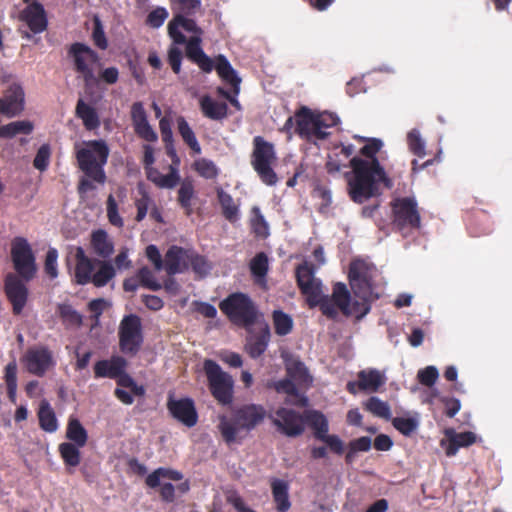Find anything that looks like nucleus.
<instances>
[{"label":"nucleus","mask_w":512,"mask_h":512,"mask_svg":"<svg viewBox=\"0 0 512 512\" xmlns=\"http://www.w3.org/2000/svg\"><path fill=\"white\" fill-rule=\"evenodd\" d=\"M439 377V372L435 366H427L420 369L417 373V379L420 384L432 387Z\"/></svg>","instance_id":"obj_59"},{"label":"nucleus","mask_w":512,"mask_h":512,"mask_svg":"<svg viewBox=\"0 0 512 512\" xmlns=\"http://www.w3.org/2000/svg\"><path fill=\"white\" fill-rule=\"evenodd\" d=\"M393 427L404 436H411L418 428L419 422L413 417H394Z\"/></svg>","instance_id":"obj_53"},{"label":"nucleus","mask_w":512,"mask_h":512,"mask_svg":"<svg viewBox=\"0 0 512 512\" xmlns=\"http://www.w3.org/2000/svg\"><path fill=\"white\" fill-rule=\"evenodd\" d=\"M109 147L104 140H90L84 147L77 148L76 160L78 168L84 173L77 186L81 197L88 191L95 190L94 182L103 185L106 182L104 166L109 157Z\"/></svg>","instance_id":"obj_3"},{"label":"nucleus","mask_w":512,"mask_h":512,"mask_svg":"<svg viewBox=\"0 0 512 512\" xmlns=\"http://www.w3.org/2000/svg\"><path fill=\"white\" fill-rule=\"evenodd\" d=\"M357 376L360 391L376 392L385 383L384 376L377 369L361 370Z\"/></svg>","instance_id":"obj_32"},{"label":"nucleus","mask_w":512,"mask_h":512,"mask_svg":"<svg viewBox=\"0 0 512 512\" xmlns=\"http://www.w3.org/2000/svg\"><path fill=\"white\" fill-rule=\"evenodd\" d=\"M445 436L448 439V445L445 447V454L448 457L455 456L460 448L469 447L477 440L476 434L471 431L456 432L452 428L445 431Z\"/></svg>","instance_id":"obj_25"},{"label":"nucleus","mask_w":512,"mask_h":512,"mask_svg":"<svg viewBox=\"0 0 512 512\" xmlns=\"http://www.w3.org/2000/svg\"><path fill=\"white\" fill-rule=\"evenodd\" d=\"M339 117L331 112L316 113V139L325 140L330 135L326 129L338 125Z\"/></svg>","instance_id":"obj_39"},{"label":"nucleus","mask_w":512,"mask_h":512,"mask_svg":"<svg viewBox=\"0 0 512 512\" xmlns=\"http://www.w3.org/2000/svg\"><path fill=\"white\" fill-rule=\"evenodd\" d=\"M189 268L197 275L199 278L206 277L210 271L212 270V264L209 260L195 251L191 250V254L189 257Z\"/></svg>","instance_id":"obj_47"},{"label":"nucleus","mask_w":512,"mask_h":512,"mask_svg":"<svg viewBox=\"0 0 512 512\" xmlns=\"http://www.w3.org/2000/svg\"><path fill=\"white\" fill-rule=\"evenodd\" d=\"M296 281L301 293L306 296V301L308 302L311 299V302H314L315 297L322 290V285L314 277L313 266L306 262L298 265L296 268Z\"/></svg>","instance_id":"obj_21"},{"label":"nucleus","mask_w":512,"mask_h":512,"mask_svg":"<svg viewBox=\"0 0 512 512\" xmlns=\"http://www.w3.org/2000/svg\"><path fill=\"white\" fill-rule=\"evenodd\" d=\"M24 279L14 273H8L4 279V291L7 299L12 304V310L15 315L22 313L27 300L28 288Z\"/></svg>","instance_id":"obj_18"},{"label":"nucleus","mask_w":512,"mask_h":512,"mask_svg":"<svg viewBox=\"0 0 512 512\" xmlns=\"http://www.w3.org/2000/svg\"><path fill=\"white\" fill-rule=\"evenodd\" d=\"M91 246L96 255L103 259L109 258L114 252L113 242L103 229H98L91 234Z\"/></svg>","instance_id":"obj_33"},{"label":"nucleus","mask_w":512,"mask_h":512,"mask_svg":"<svg viewBox=\"0 0 512 512\" xmlns=\"http://www.w3.org/2000/svg\"><path fill=\"white\" fill-rule=\"evenodd\" d=\"M276 161L277 154L273 143L265 140L262 136H255L253 138L251 165L260 180L268 186H274L278 182L277 174L273 169Z\"/></svg>","instance_id":"obj_9"},{"label":"nucleus","mask_w":512,"mask_h":512,"mask_svg":"<svg viewBox=\"0 0 512 512\" xmlns=\"http://www.w3.org/2000/svg\"><path fill=\"white\" fill-rule=\"evenodd\" d=\"M272 423L280 433L287 437H298L305 430L304 413L289 408H278Z\"/></svg>","instance_id":"obj_17"},{"label":"nucleus","mask_w":512,"mask_h":512,"mask_svg":"<svg viewBox=\"0 0 512 512\" xmlns=\"http://www.w3.org/2000/svg\"><path fill=\"white\" fill-rule=\"evenodd\" d=\"M67 54L73 61L74 71L82 78L86 92H90L100 81L108 85L117 83L119 70L116 67L105 68L98 77L95 75L93 64L99 61V55L88 45L75 42L70 45Z\"/></svg>","instance_id":"obj_4"},{"label":"nucleus","mask_w":512,"mask_h":512,"mask_svg":"<svg viewBox=\"0 0 512 512\" xmlns=\"http://www.w3.org/2000/svg\"><path fill=\"white\" fill-rule=\"evenodd\" d=\"M373 265L362 260L355 259L349 265L348 280L355 296L366 298L372 291Z\"/></svg>","instance_id":"obj_16"},{"label":"nucleus","mask_w":512,"mask_h":512,"mask_svg":"<svg viewBox=\"0 0 512 512\" xmlns=\"http://www.w3.org/2000/svg\"><path fill=\"white\" fill-rule=\"evenodd\" d=\"M75 115L82 120L86 130L92 131L100 127L101 122L97 110L82 98H79L76 103Z\"/></svg>","instance_id":"obj_30"},{"label":"nucleus","mask_w":512,"mask_h":512,"mask_svg":"<svg viewBox=\"0 0 512 512\" xmlns=\"http://www.w3.org/2000/svg\"><path fill=\"white\" fill-rule=\"evenodd\" d=\"M407 142L411 152L419 157L425 155V145L421 139L420 133L416 129H412L407 135Z\"/></svg>","instance_id":"obj_57"},{"label":"nucleus","mask_w":512,"mask_h":512,"mask_svg":"<svg viewBox=\"0 0 512 512\" xmlns=\"http://www.w3.org/2000/svg\"><path fill=\"white\" fill-rule=\"evenodd\" d=\"M50 157V146L48 144L41 145L33 160V166L41 172L45 171L49 166Z\"/></svg>","instance_id":"obj_56"},{"label":"nucleus","mask_w":512,"mask_h":512,"mask_svg":"<svg viewBox=\"0 0 512 512\" xmlns=\"http://www.w3.org/2000/svg\"><path fill=\"white\" fill-rule=\"evenodd\" d=\"M266 417V409L260 404H245L237 408L231 418L219 415L217 428L226 444L240 442L243 437L239 434L246 433L260 425Z\"/></svg>","instance_id":"obj_5"},{"label":"nucleus","mask_w":512,"mask_h":512,"mask_svg":"<svg viewBox=\"0 0 512 512\" xmlns=\"http://www.w3.org/2000/svg\"><path fill=\"white\" fill-rule=\"evenodd\" d=\"M33 124L28 120L14 121L0 126V138H13L18 134L28 135L33 131Z\"/></svg>","instance_id":"obj_42"},{"label":"nucleus","mask_w":512,"mask_h":512,"mask_svg":"<svg viewBox=\"0 0 512 512\" xmlns=\"http://www.w3.org/2000/svg\"><path fill=\"white\" fill-rule=\"evenodd\" d=\"M272 320L275 333L279 336H286L293 329V320L291 316L282 310L273 311Z\"/></svg>","instance_id":"obj_46"},{"label":"nucleus","mask_w":512,"mask_h":512,"mask_svg":"<svg viewBox=\"0 0 512 512\" xmlns=\"http://www.w3.org/2000/svg\"><path fill=\"white\" fill-rule=\"evenodd\" d=\"M348 166H350L349 161L343 158L338 151H334L328 156L325 165L327 172L331 175L341 172L343 168H347Z\"/></svg>","instance_id":"obj_55"},{"label":"nucleus","mask_w":512,"mask_h":512,"mask_svg":"<svg viewBox=\"0 0 512 512\" xmlns=\"http://www.w3.org/2000/svg\"><path fill=\"white\" fill-rule=\"evenodd\" d=\"M0 91V115L8 118L19 115L24 110L25 93L20 83L4 79Z\"/></svg>","instance_id":"obj_14"},{"label":"nucleus","mask_w":512,"mask_h":512,"mask_svg":"<svg viewBox=\"0 0 512 512\" xmlns=\"http://www.w3.org/2000/svg\"><path fill=\"white\" fill-rule=\"evenodd\" d=\"M354 138L367 142L360 149V154L365 159L357 156L352 157L350 160L352 172L345 173V176L349 197L353 202L362 204L372 197L381 195L380 183L387 189H391L393 181L388 177L377 158V153L381 150L383 142L377 138L367 139L361 136H355Z\"/></svg>","instance_id":"obj_1"},{"label":"nucleus","mask_w":512,"mask_h":512,"mask_svg":"<svg viewBox=\"0 0 512 512\" xmlns=\"http://www.w3.org/2000/svg\"><path fill=\"white\" fill-rule=\"evenodd\" d=\"M75 282L79 285L92 283L95 287L106 286L116 275V270L110 261L91 259L82 247L75 252Z\"/></svg>","instance_id":"obj_6"},{"label":"nucleus","mask_w":512,"mask_h":512,"mask_svg":"<svg viewBox=\"0 0 512 512\" xmlns=\"http://www.w3.org/2000/svg\"><path fill=\"white\" fill-rule=\"evenodd\" d=\"M167 409L174 419L186 427H194L198 422V413L191 398L174 399L169 396Z\"/></svg>","instance_id":"obj_19"},{"label":"nucleus","mask_w":512,"mask_h":512,"mask_svg":"<svg viewBox=\"0 0 512 512\" xmlns=\"http://www.w3.org/2000/svg\"><path fill=\"white\" fill-rule=\"evenodd\" d=\"M350 303V292L347 289V286L342 282L334 284L332 295L330 297L323 295L321 291L315 297L314 302H311V299L307 302L310 308L319 307L322 314L330 319H335L337 317V309H339L345 316H351L358 312V307L361 305L356 301L351 307Z\"/></svg>","instance_id":"obj_8"},{"label":"nucleus","mask_w":512,"mask_h":512,"mask_svg":"<svg viewBox=\"0 0 512 512\" xmlns=\"http://www.w3.org/2000/svg\"><path fill=\"white\" fill-rule=\"evenodd\" d=\"M107 217L109 222L118 228L123 227L124 222L122 217L118 213V205L112 194H110L107 198Z\"/></svg>","instance_id":"obj_58"},{"label":"nucleus","mask_w":512,"mask_h":512,"mask_svg":"<svg viewBox=\"0 0 512 512\" xmlns=\"http://www.w3.org/2000/svg\"><path fill=\"white\" fill-rule=\"evenodd\" d=\"M118 337L121 352L135 356L143 343L141 318L136 314L124 316L119 325Z\"/></svg>","instance_id":"obj_13"},{"label":"nucleus","mask_w":512,"mask_h":512,"mask_svg":"<svg viewBox=\"0 0 512 512\" xmlns=\"http://www.w3.org/2000/svg\"><path fill=\"white\" fill-rule=\"evenodd\" d=\"M137 277L140 285L152 291H158L162 285L155 279L153 272L148 267H142L138 270Z\"/></svg>","instance_id":"obj_54"},{"label":"nucleus","mask_w":512,"mask_h":512,"mask_svg":"<svg viewBox=\"0 0 512 512\" xmlns=\"http://www.w3.org/2000/svg\"><path fill=\"white\" fill-rule=\"evenodd\" d=\"M23 361L27 371L42 377L53 364L52 354L47 348L29 349Z\"/></svg>","instance_id":"obj_24"},{"label":"nucleus","mask_w":512,"mask_h":512,"mask_svg":"<svg viewBox=\"0 0 512 512\" xmlns=\"http://www.w3.org/2000/svg\"><path fill=\"white\" fill-rule=\"evenodd\" d=\"M109 305L104 298L93 299L88 303V310L92 313L91 318L95 325L99 323L100 316Z\"/></svg>","instance_id":"obj_63"},{"label":"nucleus","mask_w":512,"mask_h":512,"mask_svg":"<svg viewBox=\"0 0 512 512\" xmlns=\"http://www.w3.org/2000/svg\"><path fill=\"white\" fill-rule=\"evenodd\" d=\"M144 170L147 179L159 188L172 189L180 182L179 172H176L175 169H169V173L166 175L153 166Z\"/></svg>","instance_id":"obj_31"},{"label":"nucleus","mask_w":512,"mask_h":512,"mask_svg":"<svg viewBox=\"0 0 512 512\" xmlns=\"http://www.w3.org/2000/svg\"><path fill=\"white\" fill-rule=\"evenodd\" d=\"M193 166L195 171L205 179H215L219 174V169L215 163L206 158L196 160Z\"/></svg>","instance_id":"obj_52"},{"label":"nucleus","mask_w":512,"mask_h":512,"mask_svg":"<svg viewBox=\"0 0 512 512\" xmlns=\"http://www.w3.org/2000/svg\"><path fill=\"white\" fill-rule=\"evenodd\" d=\"M177 5V13L169 21L167 31L173 43L185 45V55L204 73L213 70L212 59L202 48L203 30L191 18L201 8L200 0H173Z\"/></svg>","instance_id":"obj_2"},{"label":"nucleus","mask_w":512,"mask_h":512,"mask_svg":"<svg viewBox=\"0 0 512 512\" xmlns=\"http://www.w3.org/2000/svg\"><path fill=\"white\" fill-rule=\"evenodd\" d=\"M39 426L48 433H53L58 429V422L55 412L51 408L49 402L43 400L40 403L38 411Z\"/></svg>","instance_id":"obj_38"},{"label":"nucleus","mask_w":512,"mask_h":512,"mask_svg":"<svg viewBox=\"0 0 512 512\" xmlns=\"http://www.w3.org/2000/svg\"><path fill=\"white\" fill-rule=\"evenodd\" d=\"M19 20L24 22L33 34H40L47 29L48 19L43 5L37 1L29 3L19 13Z\"/></svg>","instance_id":"obj_20"},{"label":"nucleus","mask_w":512,"mask_h":512,"mask_svg":"<svg viewBox=\"0 0 512 512\" xmlns=\"http://www.w3.org/2000/svg\"><path fill=\"white\" fill-rule=\"evenodd\" d=\"M191 250L172 245L164 257V270L169 276L184 273L189 269Z\"/></svg>","instance_id":"obj_23"},{"label":"nucleus","mask_w":512,"mask_h":512,"mask_svg":"<svg viewBox=\"0 0 512 512\" xmlns=\"http://www.w3.org/2000/svg\"><path fill=\"white\" fill-rule=\"evenodd\" d=\"M92 39L94 44L101 50H105L108 47V42L105 36L101 22L96 19L94 22V28L92 32Z\"/></svg>","instance_id":"obj_64"},{"label":"nucleus","mask_w":512,"mask_h":512,"mask_svg":"<svg viewBox=\"0 0 512 512\" xmlns=\"http://www.w3.org/2000/svg\"><path fill=\"white\" fill-rule=\"evenodd\" d=\"M177 128L180 136L189 148L196 154L201 153V146L195 136V133L184 117L179 116L177 118Z\"/></svg>","instance_id":"obj_44"},{"label":"nucleus","mask_w":512,"mask_h":512,"mask_svg":"<svg viewBox=\"0 0 512 512\" xmlns=\"http://www.w3.org/2000/svg\"><path fill=\"white\" fill-rule=\"evenodd\" d=\"M57 259H58L57 249L49 248V250L46 253V257H45L44 270H45V273L51 279H54L58 276Z\"/></svg>","instance_id":"obj_60"},{"label":"nucleus","mask_w":512,"mask_h":512,"mask_svg":"<svg viewBox=\"0 0 512 512\" xmlns=\"http://www.w3.org/2000/svg\"><path fill=\"white\" fill-rule=\"evenodd\" d=\"M127 361L121 356H113L108 360H99L94 365L95 378L115 379L126 369Z\"/></svg>","instance_id":"obj_27"},{"label":"nucleus","mask_w":512,"mask_h":512,"mask_svg":"<svg viewBox=\"0 0 512 512\" xmlns=\"http://www.w3.org/2000/svg\"><path fill=\"white\" fill-rule=\"evenodd\" d=\"M177 44L171 45L168 49V63L171 66L172 71L175 74H179L181 71V63L183 59L182 51Z\"/></svg>","instance_id":"obj_62"},{"label":"nucleus","mask_w":512,"mask_h":512,"mask_svg":"<svg viewBox=\"0 0 512 512\" xmlns=\"http://www.w3.org/2000/svg\"><path fill=\"white\" fill-rule=\"evenodd\" d=\"M253 217L251 218L252 232L260 238H267L269 236L268 224L262 215L260 208L255 206L252 208Z\"/></svg>","instance_id":"obj_51"},{"label":"nucleus","mask_w":512,"mask_h":512,"mask_svg":"<svg viewBox=\"0 0 512 512\" xmlns=\"http://www.w3.org/2000/svg\"><path fill=\"white\" fill-rule=\"evenodd\" d=\"M221 312L238 326L249 328L258 322L261 313L252 298L243 292L229 294L219 303Z\"/></svg>","instance_id":"obj_7"},{"label":"nucleus","mask_w":512,"mask_h":512,"mask_svg":"<svg viewBox=\"0 0 512 512\" xmlns=\"http://www.w3.org/2000/svg\"><path fill=\"white\" fill-rule=\"evenodd\" d=\"M200 108L203 115L212 120H222L227 116L228 106L205 95L200 99Z\"/></svg>","instance_id":"obj_34"},{"label":"nucleus","mask_w":512,"mask_h":512,"mask_svg":"<svg viewBox=\"0 0 512 512\" xmlns=\"http://www.w3.org/2000/svg\"><path fill=\"white\" fill-rule=\"evenodd\" d=\"M168 15L166 8L157 7L147 15L146 24L152 28H159L163 25Z\"/></svg>","instance_id":"obj_61"},{"label":"nucleus","mask_w":512,"mask_h":512,"mask_svg":"<svg viewBox=\"0 0 512 512\" xmlns=\"http://www.w3.org/2000/svg\"><path fill=\"white\" fill-rule=\"evenodd\" d=\"M249 268L256 281L263 280L269 270L268 257L264 252L257 253L250 261Z\"/></svg>","instance_id":"obj_45"},{"label":"nucleus","mask_w":512,"mask_h":512,"mask_svg":"<svg viewBox=\"0 0 512 512\" xmlns=\"http://www.w3.org/2000/svg\"><path fill=\"white\" fill-rule=\"evenodd\" d=\"M305 425L307 424L312 430L317 440L325 442L330 450L338 455L344 452V444L337 435L328 434L329 425L323 413L317 410L304 411Z\"/></svg>","instance_id":"obj_15"},{"label":"nucleus","mask_w":512,"mask_h":512,"mask_svg":"<svg viewBox=\"0 0 512 512\" xmlns=\"http://www.w3.org/2000/svg\"><path fill=\"white\" fill-rule=\"evenodd\" d=\"M295 122V132L300 137L316 139V113H313L308 107L302 106L295 113Z\"/></svg>","instance_id":"obj_26"},{"label":"nucleus","mask_w":512,"mask_h":512,"mask_svg":"<svg viewBox=\"0 0 512 512\" xmlns=\"http://www.w3.org/2000/svg\"><path fill=\"white\" fill-rule=\"evenodd\" d=\"M76 444L71 442H63L59 445L58 451L64 464L69 467H76L81 462L80 449Z\"/></svg>","instance_id":"obj_43"},{"label":"nucleus","mask_w":512,"mask_h":512,"mask_svg":"<svg viewBox=\"0 0 512 512\" xmlns=\"http://www.w3.org/2000/svg\"><path fill=\"white\" fill-rule=\"evenodd\" d=\"M393 226L403 236H408L420 228L421 217L418 205L413 197L396 198L391 203Z\"/></svg>","instance_id":"obj_11"},{"label":"nucleus","mask_w":512,"mask_h":512,"mask_svg":"<svg viewBox=\"0 0 512 512\" xmlns=\"http://www.w3.org/2000/svg\"><path fill=\"white\" fill-rule=\"evenodd\" d=\"M177 201L187 216L193 213L192 200L195 197V187L193 180L184 179L177 192Z\"/></svg>","instance_id":"obj_36"},{"label":"nucleus","mask_w":512,"mask_h":512,"mask_svg":"<svg viewBox=\"0 0 512 512\" xmlns=\"http://www.w3.org/2000/svg\"><path fill=\"white\" fill-rule=\"evenodd\" d=\"M203 370L208 380L209 390L217 402L223 406L233 402L234 380L231 375L224 372L214 360L206 359Z\"/></svg>","instance_id":"obj_10"},{"label":"nucleus","mask_w":512,"mask_h":512,"mask_svg":"<svg viewBox=\"0 0 512 512\" xmlns=\"http://www.w3.org/2000/svg\"><path fill=\"white\" fill-rule=\"evenodd\" d=\"M66 438L69 442L76 444L78 447H84L88 441V432L81 424L80 420L74 416H70L66 427Z\"/></svg>","instance_id":"obj_35"},{"label":"nucleus","mask_w":512,"mask_h":512,"mask_svg":"<svg viewBox=\"0 0 512 512\" xmlns=\"http://www.w3.org/2000/svg\"><path fill=\"white\" fill-rule=\"evenodd\" d=\"M58 314L62 321L69 325L79 327L82 325V315L75 310L70 304H59L57 307Z\"/></svg>","instance_id":"obj_48"},{"label":"nucleus","mask_w":512,"mask_h":512,"mask_svg":"<svg viewBox=\"0 0 512 512\" xmlns=\"http://www.w3.org/2000/svg\"><path fill=\"white\" fill-rule=\"evenodd\" d=\"M131 121L135 134L147 141L156 142L158 135L148 122L147 112L142 102H134L131 106Z\"/></svg>","instance_id":"obj_22"},{"label":"nucleus","mask_w":512,"mask_h":512,"mask_svg":"<svg viewBox=\"0 0 512 512\" xmlns=\"http://www.w3.org/2000/svg\"><path fill=\"white\" fill-rule=\"evenodd\" d=\"M139 198L135 200V207L137 214L135 220L141 222L146 217L148 210L152 207L154 200L150 197L149 193L142 187L138 188Z\"/></svg>","instance_id":"obj_50"},{"label":"nucleus","mask_w":512,"mask_h":512,"mask_svg":"<svg viewBox=\"0 0 512 512\" xmlns=\"http://www.w3.org/2000/svg\"><path fill=\"white\" fill-rule=\"evenodd\" d=\"M366 410L373 415L389 420L391 419V409L387 402L380 400L378 397L372 396L365 404Z\"/></svg>","instance_id":"obj_49"},{"label":"nucleus","mask_w":512,"mask_h":512,"mask_svg":"<svg viewBox=\"0 0 512 512\" xmlns=\"http://www.w3.org/2000/svg\"><path fill=\"white\" fill-rule=\"evenodd\" d=\"M11 260L17 276L31 281L37 273V264L31 245L24 237H15L11 242Z\"/></svg>","instance_id":"obj_12"},{"label":"nucleus","mask_w":512,"mask_h":512,"mask_svg":"<svg viewBox=\"0 0 512 512\" xmlns=\"http://www.w3.org/2000/svg\"><path fill=\"white\" fill-rule=\"evenodd\" d=\"M182 478H183V474L177 470H173V469L165 468V467H159L146 477L145 483L150 488H157L160 486L161 479L180 481V480H182Z\"/></svg>","instance_id":"obj_40"},{"label":"nucleus","mask_w":512,"mask_h":512,"mask_svg":"<svg viewBox=\"0 0 512 512\" xmlns=\"http://www.w3.org/2000/svg\"><path fill=\"white\" fill-rule=\"evenodd\" d=\"M272 495L278 512H287L290 509L288 484L279 479H275L271 483Z\"/></svg>","instance_id":"obj_37"},{"label":"nucleus","mask_w":512,"mask_h":512,"mask_svg":"<svg viewBox=\"0 0 512 512\" xmlns=\"http://www.w3.org/2000/svg\"><path fill=\"white\" fill-rule=\"evenodd\" d=\"M212 62H214L212 60ZM216 69L219 77L229 84L235 95H237L240 91V83L241 79L237 76L236 71L231 66L230 62L223 55H218L216 57V63H213V69Z\"/></svg>","instance_id":"obj_28"},{"label":"nucleus","mask_w":512,"mask_h":512,"mask_svg":"<svg viewBox=\"0 0 512 512\" xmlns=\"http://www.w3.org/2000/svg\"><path fill=\"white\" fill-rule=\"evenodd\" d=\"M217 198L222 208V214L229 222L234 223L238 220V206L235 205L232 196L225 192L221 187L217 188Z\"/></svg>","instance_id":"obj_41"},{"label":"nucleus","mask_w":512,"mask_h":512,"mask_svg":"<svg viewBox=\"0 0 512 512\" xmlns=\"http://www.w3.org/2000/svg\"><path fill=\"white\" fill-rule=\"evenodd\" d=\"M271 338L269 325L265 323L259 333L250 336L245 345L246 351L251 358L260 357L267 349Z\"/></svg>","instance_id":"obj_29"}]
</instances>
